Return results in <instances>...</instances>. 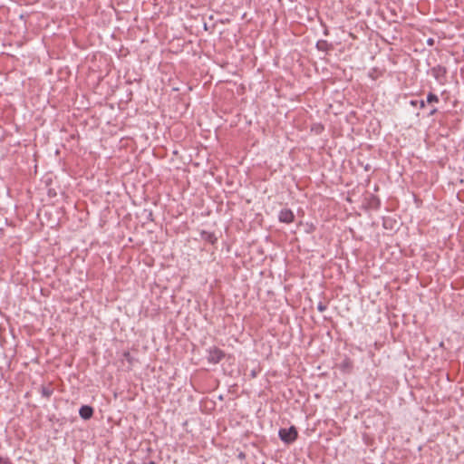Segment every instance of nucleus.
Here are the masks:
<instances>
[{"label": "nucleus", "instance_id": "f257e3e1", "mask_svg": "<svg viewBox=\"0 0 464 464\" xmlns=\"http://www.w3.org/2000/svg\"><path fill=\"white\" fill-rule=\"evenodd\" d=\"M278 435L282 441L290 444L297 439L298 433L295 427L292 426L288 429H280Z\"/></svg>", "mask_w": 464, "mask_h": 464}, {"label": "nucleus", "instance_id": "f03ea898", "mask_svg": "<svg viewBox=\"0 0 464 464\" xmlns=\"http://www.w3.org/2000/svg\"><path fill=\"white\" fill-rule=\"evenodd\" d=\"M224 357L225 353L219 348L213 347L208 350V361L210 363H218Z\"/></svg>", "mask_w": 464, "mask_h": 464}, {"label": "nucleus", "instance_id": "7ed1b4c3", "mask_svg": "<svg viewBox=\"0 0 464 464\" xmlns=\"http://www.w3.org/2000/svg\"><path fill=\"white\" fill-rule=\"evenodd\" d=\"M278 218L280 222L290 224L294 221L295 215L292 210L284 208L279 212Z\"/></svg>", "mask_w": 464, "mask_h": 464}, {"label": "nucleus", "instance_id": "20e7f679", "mask_svg": "<svg viewBox=\"0 0 464 464\" xmlns=\"http://www.w3.org/2000/svg\"><path fill=\"white\" fill-rule=\"evenodd\" d=\"M79 414L83 420H89L93 414V410L91 406L83 405L80 408Z\"/></svg>", "mask_w": 464, "mask_h": 464}, {"label": "nucleus", "instance_id": "39448f33", "mask_svg": "<svg viewBox=\"0 0 464 464\" xmlns=\"http://www.w3.org/2000/svg\"><path fill=\"white\" fill-rule=\"evenodd\" d=\"M427 102L429 103H431V102H439V97L432 93V92H430L427 96Z\"/></svg>", "mask_w": 464, "mask_h": 464}, {"label": "nucleus", "instance_id": "423d86ee", "mask_svg": "<svg viewBox=\"0 0 464 464\" xmlns=\"http://www.w3.org/2000/svg\"><path fill=\"white\" fill-rule=\"evenodd\" d=\"M0 464H12V462L8 458L0 456Z\"/></svg>", "mask_w": 464, "mask_h": 464}, {"label": "nucleus", "instance_id": "0eeeda50", "mask_svg": "<svg viewBox=\"0 0 464 464\" xmlns=\"http://www.w3.org/2000/svg\"><path fill=\"white\" fill-rule=\"evenodd\" d=\"M42 393L45 397H50L52 392L50 390L46 389V388H43Z\"/></svg>", "mask_w": 464, "mask_h": 464}, {"label": "nucleus", "instance_id": "6e6552de", "mask_svg": "<svg viewBox=\"0 0 464 464\" xmlns=\"http://www.w3.org/2000/svg\"><path fill=\"white\" fill-rule=\"evenodd\" d=\"M317 309L320 311V312H324L325 311L326 309V306L324 304H323L322 303H319L318 306H317Z\"/></svg>", "mask_w": 464, "mask_h": 464}, {"label": "nucleus", "instance_id": "1a4fd4ad", "mask_svg": "<svg viewBox=\"0 0 464 464\" xmlns=\"http://www.w3.org/2000/svg\"><path fill=\"white\" fill-rule=\"evenodd\" d=\"M432 71H433V72H436L437 71H438V72H440V71H443V72H445V70H444L443 68L440 67V66H439V67H437V68H433V69H432Z\"/></svg>", "mask_w": 464, "mask_h": 464}, {"label": "nucleus", "instance_id": "9d476101", "mask_svg": "<svg viewBox=\"0 0 464 464\" xmlns=\"http://www.w3.org/2000/svg\"><path fill=\"white\" fill-rule=\"evenodd\" d=\"M420 108H424L425 107V102L424 101H420Z\"/></svg>", "mask_w": 464, "mask_h": 464}, {"label": "nucleus", "instance_id": "9b49d317", "mask_svg": "<svg viewBox=\"0 0 464 464\" xmlns=\"http://www.w3.org/2000/svg\"><path fill=\"white\" fill-rule=\"evenodd\" d=\"M411 105H413V106H415V105L417 104V102H416V101H411Z\"/></svg>", "mask_w": 464, "mask_h": 464}, {"label": "nucleus", "instance_id": "f8f14e48", "mask_svg": "<svg viewBox=\"0 0 464 464\" xmlns=\"http://www.w3.org/2000/svg\"><path fill=\"white\" fill-rule=\"evenodd\" d=\"M436 111H437V109H433V110L430 111V115H433Z\"/></svg>", "mask_w": 464, "mask_h": 464}, {"label": "nucleus", "instance_id": "ddd939ff", "mask_svg": "<svg viewBox=\"0 0 464 464\" xmlns=\"http://www.w3.org/2000/svg\"><path fill=\"white\" fill-rule=\"evenodd\" d=\"M428 42L430 44H431L433 41L431 39H430Z\"/></svg>", "mask_w": 464, "mask_h": 464}]
</instances>
